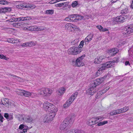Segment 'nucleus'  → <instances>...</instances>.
Listing matches in <instances>:
<instances>
[{"label":"nucleus","instance_id":"nucleus-30","mask_svg":"<svg viewBox=\"0 0 133 133\" xmlns=\"http://www.w3.org/2000/svg\"><path fill=\"white\" fill-rule=\"evenodd\" d=\"M95 118L96 121V122H97V123L98 122V121H101L104 119V117L102 116H100L96 117H95Z\"/></svg>","mask_w":133,"mask_h":133},{"label":"nucleus","instance_id":"nucleus-6","mask_svg":"<svg viewBox=\"0 0 133 133\" xmlns=\"http://www.w3.org/2000/svg\"><path fill=\"white\" fill-rule=\"evenodd\" d=\"M111 63L108 62L105 64H102L101 67L99 69L101 71V72H102L106 68L112 67V64L110 63Z\"/></svg>","mask_w":133,"mask_h":133},{"label":"nucleus","instance_id":"nucleus-39","mask_svg":"<svg viewBox=\"0 0 133 133\" xmlns=\"http://www.w3.org/2000/svg\"><path fill=\"white\" fill-rule=\"evenodd\" d=\"M128 12V8H125V9L122 10L121 11V13L122 14H125Z\"/></svg>","mask_w":133,"mask_h":133},{"label":"nucleus","instance_id":"nucleus-37","mask_svg":"<svg viewBox=\"0 0 133 133\" xmlns=\"http://www.w3.org/2000/svg\"><path fill=\"white\" fill-rule=\"evenodd\" d=\"M56 115V114H53L50 113L49 114L48 116H49V117L50 119V120H52Z\"/></svg>","mask_w":133,"mask_h":133},{"label":"nucleus","instance_id":"nucleus-49","mask_svg":"<svg viewBox=\"0 0 133 133\" xmlns=\"http://www.w3.org/2000/svg\"><path fill=\"white\" fill-rule=\"evenodd\" d=\"M87 37L91 41L92 39V38L93 37V34H90Z\"/></svg>","mask_w":133,"mask_h":133},{"label":"nucleus","instance_id":"nucleus-26","mask_svg":"<svg viewBox=\"0 0 133 133\" xmlns=\"http://www.w3.org/2000/svg\"><path fill=\"white\" fill-rule=\"evenodd\" d=\"M119 57H117L115 58L113 60L111 61H110L108 62H111L110 63L112 64V67L113 66V65L114 64V63H117L118 62L119 59Z\"/></svg>","mask_w":133,"mask_h":133},{"label":"nucleus","instance_id":"nucleus-11","mask_svg":"<svg viewBox=\"0 0 133 133\" xmlns=\"http://www.w3.org/2000/svg\"><path fill=\"white\" fill-rule=\"evenodd\" d=\"M50 107V109L49 110V112L53 114H56L57 111V108L52 104Z\"/></svg>","mask_w":133,"mask_h":133},{"label":"nucleus","instance_id":"nucleus-47","mask_svg":"<svg viewBox=\"0 0 133 133\" xmlns=\"http://www.w3.org/2000/svg\"><path fill=\"white\" fill-rule=\"evenodd\" d=\"M13 119V115L12 114L9 115L8 117L7 118V120L8 121H10L12 119Z\"/></svg>","mask_w":133,"mask_h":133},{"label":"nucleus","instance_id":"nucleus-12","mask_svg":"<svg viewBox=\"0 0 133 133\" xmlns=\"http://www.w3.org/2000/svg\"><path fill=\"white\" fill-rule=\"evenodd\" d=\"M52 104L48 102H46L43 103V108L45 111H47L49 107L51 106Z\"/></svg>","mask_w":133,"mask_h":133},{"label":"nucleus","instance_id":"nucleus-55","mask_svg":"<svg viewBox=\"0 0 133 133\" xmlns=\"http://www.w3.org/2000/svg\"><path fill=\"white\" fill-rule=\"evenodd\" d=\"M43 92L42 89H39L38 90V93L39 94L44 95V94L43 93Z\"/></svg>","mask_w":133,"mask_h":133},{"label":"nucleus","instance_id":"nucleus-64","mask_svg":"<svg viewBox=\"0 0 133 133\" xmlns=\"http://www.w3.org/2000/svg\"><path fill=\"white\" fill-rule=\"evenodd\" d=\"M13 38H9L7 39V41L9 42L13 43Z\"/></svg>","mask_w":133,"mask_h":133},{"label":"nucleus","instance_id":"nucleus-42","mask_svg":"<svg viewBox=\"0 0 133 133\" xmlns=\"http://www.w3.org/2000/svg\"><path fill=\"white\" fill-rule=\"evenodd\" d=\"M7 8H2L0 10V13H5L7 12Z\"/></svg>","mask_w":133,"mask_h":133},{"label":"nucleus","instance_id":"nucleus-43","mask_svg":"<svg viewBox=\"0 0 133 133\" xmlns=\"http://www.w3.org/2000/svg\"><path fill=\"white\" fill-rule=\"evenodd\" d=\"M90 41V39L86 37L84 40L85 44L86 45H87L89 43V42Z\"/></svg>","mask_w":133,"mask_h":133},{"label":"nucleus","instance_id":"nucleus-7","mask_svg":"<svg viewBox=\"0 0 133 133\" xmlns=\"http://www.w3.org/2000/svg\"><path fill=\"white\" fill-rule=\"evenodd\" d=\"M66 121H64L61 124L59 128L61 130L66 131L68 128V125Z\"/></svg>","mask_w":133,"mask_h":133},{"label":"nucleus","instance_id":"nucleus-51","mask_svg":"<svg viewBox=\"0 0 133 133\" xmlns=\"http://www.w3.org/2000/svg\"><path fill=\"white\" fill-rule=\"evenodd\" d=\"M101 71L99 69L98 71L96 72L95 75L96 76H98L100 75L101 74Z\"/></svg>","mask_w":133,"mask_h":133},{"label":"nucleus","instance_id":"nucleus-27","mask_svg":"<svg viewBox=\"0 0 133 133\" xmlns=\"http://www.w3.org/2000/svg\"><path fill=\"white\" fill-rule=\"evenodd\" d=\"M97 28L100 31H107L108 30V29L106 28H103V27L101 25H98L96 26Z\"/></svg>","mask_w":133,"mask_h":133},{"label":"nucleus","instance_id":"nucleus-36","mask_svg":"<svg viewBox=\"0 0 133 133\" xmlns=\"http://www.w3.org/2000/svg\"><path fill=\"white\" fill-rule=\"evenodd\" d=\"M110 114L111 116L118 114L117 110L112 111L110 113Z\"/></svg>","mask_w":133,"mask_h":133},{"label":"nucleus","instance_id":"nucleus-60","mask_svg":"<svg viewBox=\"0 0 133 133\" xmlns=\"http://www.w3.org/2000/svg\"><path fill=\"white\" fill-rule=\"evenodd\" d=\"M25 125L23 124H21L20 125L19 127V129L20 130L22 129L25 127Z\"/></svg>","mask_w":133,"mask_h":133},{"label":"nucleus","instance_id":"nucleus-17","mask_svg":"<svg viewBox=\"0 0 133 133\" xmlns=\"http://www.w3.org/2000/svg\"><path fill=\"white\" fill-rule=\"evenodd\" d=\"M67 133H85V132L82 130H75L72 129L67 131Z\"/></svg>","mask_w":133,"mask_h":133},{"label":"nucleus","instance_id":"nucleus-20","mask_svg":"<svg viewBox=\"0 0 133 133\" xmlns=\"http://www.w3.org/2000/svg\"><path fill=\"white\" fill-rule=\"evenodd\" d=\"M73 17L74 19V21H77V20H80L83 18V17L82 16L78 15L77 14H73Z\"/></svg>","mask_w":133,"mask_h":133},{"label":"nucleus","instance_id":"nucleus-38","mask_svg":"<svg viewBox=\"0 0 133 133\" xmlns=\"http://www.w3.org/2000/svg\"><path fill=\"white\" fill-rule=\"evenodd\" d=\"M10 3L9 2H8L5 0H3L0 1V4L3 5L8 4Z\"/></svg>","mask_w":133,"mask_h":133},{"label":"nucleus","instance_id":"nucleus-25","mask_svg":"<svg viewBox=\"0 0 133 133\" xmlns=\"http://www.w3.org/2000/svg\"><path fill=\"white\" fill-rule=\"evenodd\" d=\"M74 25H73L70 24L68 23L65 24V27L66 29H69L71 27L72 28H74Z\"/></svg>","mask_w":133,"mask_h":133},{"label":"nucleus","instance_id":"nucleus-24","mask_svg":"<svg viewBox=\"0 0 133 133\" xmlns=\"http://www.w3.org/2000/svg\"><path fill=\"white\" fill-rule=\"evenodd\" d=\"M64 121H66V122H67V124L70 126L73 123L74 121H72L71 119H70L68 117L65 119Z\"/></svg>","mask_w":133,"mask_h":133},{"label":"nucleus","instance_id":"nucleus-52","mask_svg":"<svg viewBox=\"0 0 133 133\" xmlns=\"http://www.w3.org/2000/svg\"><path fill=\"white\" fill-rule=\"evenodd\" d=\"M84 44V42L83 41H81L79 44V48H82L83 46V45Z\"/></svg>","mask_w":133,"mask_h":133},{"label":"nucleus","instance_id":"nucleus-21","mask_svg":"<svg viewBox=\"0 0 133 133\" xmlns=\"http://www.w3.org/2000/svg\"><path fill=\"white\" fill-rule=\"evenodd\" d=\"M23 114H18L15 115V117L19 121L23 122Z\"/></svg>","mask_w":133,"mask_h":133},{"label":"nucleus","instance_id":"nucleus-33","mask_svg":"<svg viewBox=\"0 0 133 133\" xmlns=\"http://www.w3.org/2000/svg\"><path fill=\"white\" fill-rule=\"evenodd\" d=\"M107 121H104L103 122H100L98 123L97 125L98 126H100L104 125L108 123Z\"/></svg>","mask_w":133,"mask_h":133},{"label":"nucleus","instance_id":"nucleus-40","mask_svg":"<svg viewBox=\"0 0 133 133\" xmlns=\"http://www.w3.org/2000/svg\"><path fill=\"white\" fill-rule=\"evenodd\" d=\"M28 46H31L33 45H35L36 44V42H35V43H34V42H28Z\"/></svg>","mask_w":133,"mask_h":133},{"label":"nucleus","instance_id":"nucleus-16","mask_svg":"<svg viewBox=\"0 0 133 133\" xmlns=\"http://www.w3.org/2000/svg\"><path fill=\"white\" fill-rule=\"evenodd\" d=\"M104 80V78L103 77L97 79L96 81L94 82V83H92V84H95V85H96V86L102 83L103 81Z\"/></svg>","mask_w":133,"mask_h":133},{"label":"nucleus","instance_id":"nucleus-14","mask_svg":"<svg viewBox=\"0 0 133 133\" xmlns=\"http://www.w3.org/2000/svg\"><path fill=\"white\" fill-rule=\"evenodd\" d=\"M126 17L124 16H118L115 18V21L117 22H123L125 19Z\"/></svg>","mask_w":133,"mask_h":133},{"label":"nucleus","instance_id":"nucleus-9","mask_svg":"<svg viewBox=\"0 0 133 133\" xmlns=\"http://www.w3.org/2000/svg\"><path fill=\"white\" fill-rule=\"evenodd\" d=\"M31 19V17L30 16H27L26 17H21L18 18H17L13 20L15 21H24L25 20H29Z\"/></svg>","mask_w":133,"mask_h":133},{"label":"nucleus","instance_id":"nucleus-29","mask_svg":"<svg viewBox=\"0 0 133 133\" xmlns=\"http://www.w3.org/2000/svg\"><path fill=\"white\" fill-rule=\"evenodd\" d=\"M46 96H48L49 95H51L53 92L52 90L49 88H46Z\"/></svg>","mask_w":133,"mask_h":133},{"label":"nucleus","instance_id":"nucleus-32","mask_svg":"<svg viewBox=\"0 0 133 133\" xmlns=\"http://www.w3.org/2000/svg\"><path fill=\"white\" fill-rule=\"evenodd\" d=\"M51 121L48 115L46 116L44 118V122H48L49 121Z\"/></svg>","mask_w":133,"mask_h":133},{"label":"nucleus","instance_id":"nucleus-3","mask_svg":"<svg viewBox=\"0 0 133 133\" xmlns=\"http://www.w3.org/2000/svg\"><path fill=\"white\" fill-rule=\"evenodd\" d=\"M84 56L82 55L80 57L78 58L76 60L72 61V62L74 66H83V63L82 62V60L84 58Z\"/></svg>","mask_w":133,"mask_h":133},{"label":"nucleus","instance_id":"nucleus-59","mask_svg":"<svg viewBox=\"0 0 133 133\" xmlns=\"http://www.w3.org/2000/svg\"><path fill=\"white\" fill-rule=\"evenodd\" d=\"M0 58L6 60L7 59L6 57L3 55H0Z\"/></svg>","mask_w":133,"mask_h":133},{"label":"nucleus","instance_id":"nucleus-23","mask_svg":"<svg viewBox=\"0 0 133 133\" xmlns=\"http://www.w3.org/2000/svg\"><path fill=\"white\" fill-rule=\"evenodd\" d=\"M73 15H69L65 19V20L69 22L74 21V19L73 18Z\"/></svg>","mask_w":133,"mask_h":133},{"label":"nucleus","instance_id":"nucleus-18","mask_svg":"<svg viewBox=\"0 0 133 133\" xmlns=\"http://www.w3.org/2000/svg\"><path fill=\"white\" fill-rule=\"evenodd\" d=\"M78 93L77 92H75L70 97L69 99L68 100L72 103L74 101L76 97H77Z\"/></svg>","mask_w":133,"mask_h":133},{"label":"nucleus","instance_id":"nucleus-62","mask_svg":"<svg viewBox=\"0 0 133 133\" xmlns=\"http://www.w3.org/2000/svg\"><path fill=\"white\" fill-rule=\"evenodd\" d=\"M28 42L23 43L21 45L23 47H27L28 46Z\"/></svg>","mask_w":133,"mask_h":133},{"label":"nucleus","instance_id":"nucleus-34","mask_svg":"<svg viewBox=\"0 0 133 133\" xmlns=\"http://www.w3.org/2000/svg\"><path fill=\"white\" fill-rule=\"evenodd\" d=\"M33 28L34 26H27L24 28V29L25 30L33 31Z\"/></svg>","mask_w":133,"mask_h":133},{"label":"nucleus","instance_id":"nucleus-58","mask_svg":"<svg viewBox=\"0 0 133 133\" xmlns=\"http://www.w3.org/2000/svg\"><path fill=\"white\" fill-rule=\"evenodd\" d=\"M42 91H43V93L44 94V96H46V88H42Z\"/></svg>","mask_w":133,"mask_h":133},{"label":"nucleus","instance_id":"nucleus-56","mask_svg":"<svg viewBox=\"0 0 133 133\" xmlns=\"http://www.w3.org/2000/svg\"><path fill=\"white\" fill-rule=\"evenodd\" d=\"M102 91H99L98 93L97 94V96H96V97L97 98H99V96H100V95H102L103 94H102Z\"/></svg>","mask_w":133,"mask_h":133},{"label":"nucleus","instance_id":"nucleus-48","mask_svg":"<svg viewBox=\"0 0 133 133\" xmlns=\"http://www.w3.org/2000/svg\"><path fill=\"white\" fill-rule=\"evenodd\" d=\"M77 2L76 1H75L73 2L72 4V6L73 7H76L77 5Z\"/></svg>","mask_w":133,"mask_h":133},{"label":"nucleus","instance_id":"nucleus-10","mask_svg":"<svg viewBox=\"0 0 133 133\" xmlns=\"http://www.w3.org/2000/svg\"><path fill=\"white\" fill-rule=\"evenodd\" d=\"M65 89L64 88H61L57 90L56 92L57 94L59 96H62L65 92Z\"/></svg>","mask_w":133,"mask_h":133},{"label":"nucleus","instance_id":"nucleus-1","mask_svg":"<svg viewBox=\"0 0 133 133\" xmlns=\"http://www.w3.org/2000/svg\"><path fill=\"white\" fill-rule=\"evenodd\" d=\"M16 92L18 95L23 96L26 97L31 96L32 97H34L36 96V94L32 92H30L29 91L24 90H21L19 89H17Z\"/></svg>","mask_w":133,"mask_h":133},{"label":"nucleus","instance_id":"nucleus-28","mask_svg":"<svg viewBox=\"0 0 133 133\" xmlns=\"http://www.w3.org/2000/svg\"><path fill=\"white\" fill-rule=\"evenodd\" d=\"M9 75L12 76L13 77L12 78L14 79L18 80L19 81H22V79L20 77L14 75L9 74Z\"/></svg>","mask_w":133,"mask_h":133},{"label":"nucleus","instance_id":"nucleus-50","mask_svg":"<svg viewBox=\"0 0 133 133\" xmlns=\"http://www.w3.org/2000/svg\"><path fill=\"white\" fill-rule=\"evenodd\" d=\"M46 29L45 27L43 26H39V30L40 31H42Z\"/></svg>","mask_w":133,"mask_h":133},{"label":"nucleus","instance_id":"nucleus-46","mask_svg":"<svg viewBox=\"0 0 133 133\" xmlns=\"http://www.w3.org/2000/svg\"><path fill=\"white\" fill-rule=\"evenodd\" d=\"M23 5L24 4H21L17 5L16 6V7L17 8L19 9H22L23 8H24Z\"/></svg>","mask_w":133,"mask_h":133},{"label":"nucleus","instance_id":"nucleus-57","mask_svg":"<svg viewBox=\"0 0 133 133\" xmlns=\"http://www.w3.org/2000/svg\"><path fill=\"white\" fill-rule=\"evenodd\" d=\"M13 43H18L19 42V41L18 39L13 38Z\"/></svg>","mask_w":133,"mask_h":133},{"label":"nucleus","instance_id":"nucleus-13","mask_svg":"<svg viewBox=\"0 0 133 133\" xmlns=\"http://www.w3.org/2000/svg\"><path fill=\"white\" fill-rule=\"evenodd\" d=\"M35 119V118L27 115L24 122L29 123H32Z\"/></svg>","mask_w":133,"mask_h":133},{"label":"nucleus","instance_id":"nucleus-61","mask_svg":"<svg viewBox=\"0 0 133 133\" xmlns=\"http://www.w3.org/2000/svg\"><path fill=\"white\" fill-rule=\"evenodd\" d=\"M19 24L20 23H14L13 24V26L16 27H17V26L18 25H19Z\"/></svg>","mask_w":133,"mask_h":133},{"label":"nucleus","instance_id":"nucleus-15","mask_svg":"<svg viewBox=\"0 0 133 133\" xmlns=\"http://www.w3.org/2000/svg\"><path fill=\"white\" fill-rule=\"evenodd\" d=\"M118 49L116 48H113L108 51V53L109 55L112 56L115 55L118 52Z\"/></svg>","mask_w":133,"mask_h":133},{"label":"nucleus","instance_id":"nucleus-63","mask_svg":"<svg viewBox=\"0 0 133 133\" xmlns=\"http://www.w3.org/2000/svg\"><path fill=\"white\" fill-rule=\"evenodd\" d=\"M118 114L123 113L121 108L117 110Z\"/></svg>","mask_w":133,"mask_h":133},{"label":"nucleus","instance_id":"nucleus-41","mask_svg":"<svg viewBox=\"0 0 133 133\" xmlns=\"http://www.w3.org/2000/svg\"><path fill=\"white\" fill-rule=\"evenodd\" d=\"M24 8H32V5L31 4H24Z\"/></svg>","mask_w":133,"mask_h":133},{"label":"nucleus","instance_id":"nucleus-35","mask_svg":"<svg viewBox=\"0 0 133 133\" xmlns=\"http://www.w3.org/2000/svg\"><path fill=\"white\" fill-rule=\"evenodd\" d=\"M71 119L72 120V121H74L75 118V115L74 114H72L69 115L68 117Z\"/></svg>","mask_w":133,"mask_h":133},{"label":"nucleus","instance_id":"nucleus-22","mask_svg":"<svg viewBox=\"0 0 133 133\" xmlns=\"http://www.w3.org/2000/svg\"><path fill=\"white\" fill-rule=\"evenodd\" d=\"M1 102L2 104L6 106L8 105L9 101L8 99L6 98H3L1 99Z\"/></svg>","mask_w":133,"mask_h":133},{"label":"nucleus","instance_id":"nucleus-53","mask_svg":"<svg viewBox=\"0 0 133 133\" xmlns=\"http://www.w3.org/2000/svg\"><path fill=\"white\" fill-rule=\"evenodd\" d=\"M33 31H39V26H34Z\"/></svg>","mask_w":133,"mask_h":133},{"label":"nucleus","instance_id":"nucleus-8","mask_svg":"<svg viewBox=\"0 0 133 133\" xmlns=\"http://www.w3.org/2000/svg\"><path fill=\"white\" fill-rule=\"evenodd\" d=\"M97 123L95 117H93L89 119L87 122V124L91 126Z\"/></svg>","mask_w":133,"mask_h":133},{"label":"nucleus","instance_id":"nucleus-4","mask_svg":"<svg viewBox=\"0 0 133 133\" xmlns=\"http://www.w3.org/2000/svg\"><path fill=\"white\" fill-rule=\"evenodd\" d=\"M96 85L91 84L90 88L87 90L86 93L89 95H93L96 91Z\"/></svg>","mask_w":133,"mask_h":133},{"label":"nucleus","instance_id":"nucleus-54","mask_svg":"<svg viewBox=\"0 0 133 133\" xmlns=\"http://www.w3.org/2000/svg\"><path fill=\"white\" fill-rule=\"evenodd\" d=\"M24 128H25L23 129V131L24 133H25V132H27V130L29 129V128L27 126H26L25 125Z\"/></svg>","mask_w":133,"mask_h":133},{"label":"nucleus","instance_id":"nucleus-5","mask_svg":"<svg viewBox=\"0 0 133 133\" xmlns=\"http://www.w3.org/2000/svg\"><path fill=\"white\" fill-rule=\"evenodd\" d=\"M69 54L76 55L81 52L79 48L73 47L70 48L68 50Z\"/></svg>","mask_w":133,"mask_h":133},{"label":"nucleus","instance_id":"nucleus-19","mask_svg":"<svg viewBox=\"0 0 133 133\" xmlns=\"http://www.w3.org/2000/svg\"><path fill=\"white\" fill-rule=\"evenodd\" d=\"M104 58L102 56H100L95 59L94 62L95 64H99L102 61V59Z\"/></svg>","mask_w":133,"mask_h":133},{"label":"nucleus","instance_id":"nucleus-45","mask_svg":"<svg viewBox=\"0 0 133 133\" xmlns=\"http://www.w3.org/2000/svg\"><path fill=\"white\" fill-rule=\"evenodd\" d=\"M121 109L123 111V113L127 111L129 109V108L128 107H124Z\"/></svg>","mask_w":133,"mask_h":133},{"label":"nucleus","instance_id":"nucleus-44","mask_svg":"<svg viewBox=\"0 0 133 133\" xmlns=\"http://www.w3.org/2000/svg\"><path fill=\"white\" fill-rule=\"evenodd\" d=\"M46 12L47 14H52L54 13V11L52 10H48L46 11Z\"/></svg>","mask_w":133,"mask_h":133},{"label":"nucleus","instance_id":"nucleus-31","mask_svg":"<svg viewBox=\"0 0 133 133\" xmlns=\"http://www.w3.org/2000/svg\"><path fill=\"white\" fill-rule=\"evenodd\" d=\"M72 103L68 100H67L65 103V104L63 106L64 108H67Z\"/></svg>","mask_w":133,"mask_h":133},{"label":"nucleus","instance_id":"nucleus-2","mask_svg":"<svg viewBox=\"0 0 133 133\" xmlns=\"http://www.w3.org/2000/svg\"><path fill=\"white\" fill-rule=\"evenodd\" d=\"M132 32H133V24L126 26L122 32L123 35L126 36Z\"/></svg>","mask_w":133,"mask_h":133}]
</instances>
